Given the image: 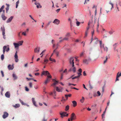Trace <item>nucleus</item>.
<instances>
[{
  "mask_svg": "<svg viewBox=\"0 0 121 121\" xmlns=\"http://www.w3.org/2000/svg\"><path fill=\"white\" fill-rule=\"evenodd\" d=\"M113 4L111 2V1H110L109 4L106 7V11L107 13H108V12L112 10V9L113 8Z\"/></svg>",
  "mask_w": 121,
  "mask_h": 121,
  "instance_id": "nucleus-1",
  "label": "nucleus"
},
{
  "mask_svg": "<svg viewBox=\"0 0 121 121\" xmlns=\"http://www.w3.org/2000/svg\"><path fill=\"white\" fill-rule=\"evenodd\" d=\"M76 116L75 114L73 113H72L71 115L70 120L69 118L68 119V121H71L74 120L76 119Z\"/></svg>",
  "mask_w": 121,
  "mask_h": 121,
  "instance_id": "nucleus-2",
  "label": "nucleus"
},
{
  "mask_svg": "<svg viewBox=\"0 0 121 121\" xmlns=\"http://www.w3.org/2000/svg\"><path fill=\"white\" fill-rule=\"evenodd\" d=\"M69 62L70 64V65H73V66H74V57H71L69 60Z\"/></svg>",
  "mask_w": 121,
  "mask_h": 121,
  "instance_id": "nucleus-3",
  "label": "nucleus"
},
{
  "mask_svg": "<svg viewBox=\"0 0 121 121\" xmlns=\"http://www.w3.org/2000/svg\"><path fill=\"white\" fill-rule=\"evenodd\" d=\"M76 71V68L74 66H73V65H72V67L68 70L69 72L72 71L74 73Z\"/></svg>",
  "mask_w": 121,
  "mask_h": 121,
  "instance_id": "nucleus-4",
  "label": "nucleus"
},
{
  "mask_svg": "<svg viewBox=\"0 0 121 121\" xmlns=\"http://www.w3.org/2000/svg\"><path fill=\"white\" fill-rule=\"evenodd\" d=\"M52 81L53 82L52 84L51 85V86H53L54 87H55V85H57L58 83V81H56L55 79H53Z\"/></svg>",
  "mask_w": 121,
  "mask_h": 121,
  "instance_id": "nucleus-5",
  "label": "nucleus"
},
{
  "mask_svg": "<svg viewBox=\"0 0 121 121\" xmlns=\"http://www.w3.org/2000/svg\"><path fill=\"white\" fill-rule=\"evenodd\" d=\"M60 20H59L57 19H55L54 21L53 22V23L55 24L58 25L60 23Z\"/></svg>",
  "mask_w": 121,
  "mask_h": 121,
  "instance_id": "nucleus-6",
  "label": "nucleus"
},
{
  "mask_svg": "<svg viewBox=\"0 0 121 121\" xmlns=\"http://www.w3.org/2000/svg\"><path fill=\"white\" fill-rule=\"evenodd\" d=\"M9 115L8 113L6 112H4V114L2 116L3 118L5 119Z\"/></svg>",
  "mask_w": 121,
  "mask_h": 121,
  "instance_id": "nucleus-7",
  "label": "nucleus"
},
{
  "mask_svg": "<svg viewBox=\"0 0 121 121\" xmlns=\"http://www.w3.org/2000/svg\"><path fill=\"white\" fill-rule=\"evenodd\" d=\"M49 73L48 71H43L42 72V73L41 76L43 75H47L48 74H49Z\"/></svg>",
  "mask_w": 121,
  "mask_h": 121,
  "instance_id": "nucleus-8",
  "label": "nucleus"
},
{
  "mask_svg": "<svg viewBox=\"0 0 121 121\" xmlns=\"http://www.w3.org/2000/svg\"><path fill=\"white\" fill-rule=\"evenodd\" d=\"M60 114L61 116V117H63V116H68V114H67L66 112H64L60 113Z\"/></svg>",
  "mask_w": 121,
  "mask_h": 121,
  "instance_id": "nucleus-9",
  "label": "nucleus"
},
{
  "mask_svg": "<svg viewBox=\"0 0 121 121\" xmlns=\"http://www.w3.org/2000/svg\"><path fill=\"white\" fill-rule=\"evenodd\" d=\"M15 57V61L16 62H18V56H17V52L16 51L15 53V54L14 56Z\"/></svg>",
  "mask_w": 121,
  "mask_h": 121,
  "instance_id": "nucleus-10",
  "label": "nucleus"
},
{
  "mask_svg": "<svg viewBox=\"0 0 121 121\" xmlns=\"http://www.w3.org/2000/svg\"><path fill=\"white\" fill-rule=\"evenodd\" d=\"M99 45L101 49L103 48L104 49L105 47L104 46V44H102V42L101 41H99Z\"/></svg>",
  "mask_w": 121,
  "mask_h": 121,
  "instance_id": "nucleus-11",
  "label": "nucleus"
},
{
  "mask_svg": "<svg viewBox=\"0 0 121 121\" xmlns=\"http://www.w3.org/2000/svg\"><path fill=\"white\" fill-rule=\"evenodd\" d=\"M40 48L39 47H37L34 49V52H35L38 53L40 51Z\"/></svg>",
  "mask_w": 121,
  "mask_h": 121,
  "instance_id": "nucleus-12",
  "label": "nucleus"
},
{
  "mask_svg": "<svg viewBox=\"0 0 121 121\" xmlns=\"http://www.w3.org/2000/svg\"><path fill=\"white\" fill-rule=\"evenodd\" d=\"M13 16H11L10 18H9L7 21L6 22L8 23L10 22L12 20L13 18Z\"/></svg>",
  "mask_w": 121,
  "mask_h": 121,
  "instance_id": "nucleus-13",
  "label": "nucleus"
},
{
  "mask_svg": "<svg viewBox=\"0 0 121 121\" xmlns=\"http://www.w3.org/2000/svg\"><path fill=\"white\" fill-rule=\"evenodd\" d=\"M119 72H118L117 74L116 79V81H118L119 80V79L118 78L120 76H121V73H120L119 74Z\"/></svg>",
  "mask_w": 121,
  "mask_h": 121,
  "instance_id": "nucleus-14",
  "label": "nucleus"
},
{
  "mask_svg": "<svg viewBox=\"0 0 121 121\" xmlns=\"http://www.w3.org/2000/svg\"><path fill=\"white\" fill-rule=\"evenodd\" d=\"M74 75H72L70 78H69V79L70 78H72V79H76V78H79L80 77V75H78V76H75L73 77L74 76Z\"/></svg>",
  "mask_w": 121,
  "mask_h": 121,
  "instance_id": "nucleus-15",
  "label": "nucleus"
},
{
  "mask_svg": "<svg viewBox=\"0 0 121 121\" xmlns=\"http://www.w3.org/2000/svg\"><path fill=\"white\" fill-rule=\"evenodd\" d=\"M6 97L7 98H9L10 96V94L9 91H7L5 94Z\"/></svg>",
  "mask_w": 121,
  "mask_h": 121,
  "instance_id": "nucleus-16",
  "label": "nucleus"
},
{
  "mask_svg": "<svg viewBox=\"0 0 121 121\" xmlns=\"http://www.w3.org/2000/svg\"><path fill=\"white\" fill-rule=\"evenodd\" d=\"M8 68L9 70H12L14 68L13 65H9L8 66Z\"/></svg>",
  "mask_w": 121,
  "mask_h": 121,
  "instance_id": "nucleus-17",
  "label": "nucleus"
},
{
  "mask_svg": "<svg viewBox=\"0 0 121 121\" xmlns=\"http://www.w3.org/2000/svg\"><path fill=\"white\" fill-rule=\"evenodd\" d=\"M62 87L59 88L58 87H56V91L58 92H61L62 91Z\"/></svg>",
  "mask_w": 121,
  "mask_h": 121,
  "instance_id": "nucleus-18",
  "label": "nucleus"
},
{
  "mask_svg": "<svg viewBox=\"0 0 121 121\" xmlns=\"http://www.w3.org/2000/svg\"><path fill=\"white\" fill-rule=\"evenodd\" d=\"M1 17L4 20H5L7 18V17L5 16L4 14V13H2V14Z\"/></svg>",
  "mask_w": 121,
  "mask_h": 121,
  "instance_id": "nucleus-19",
  "label": "nucleus"
},
{
  "mask_svg": "<svg viewBox=\"0 0 121 121\" xmlns=\"http://www.w3.org/2000/svg\"><path fill=\"white\" fill-rule=\"evenodd\" d=\"M48 61V60L46 59V56L44 59V62H43V63L44 64H45L47 63Z\"/></svg>",
  "mask_w": 121,
  "mask_h": 121,
  "instance_id": "nucleus-20",
  "label": "nucleus"
},
{
  "mask_svg": "<svg viewBox=\"0 0 121 121\" xmlns=\"http://www.w3.org/2000/svg\"><path fill=\"white\" fill-rule=\"evenodd\" d=\"M78 71L79 72V73H77L78 75H80V76L82 75V74L81 73L82 72V70L81 69H80Z\"/></svg>",
  "mask_w": 121,
  "mask_h": 121,
  "instance_id": "nucleus-21",
  "label": "nucleus"
},
{
  "mask_svg": "<svg viewBox=\"0 0 121 121\" xmlns=\"http://www.w3.org/2000/svg\"><path fill=\"white\" fill-rule=\"evenodd\" d=\"M13 44L14 46V47L15 48H18L19 46V45L18 44V43H13Z\"/></svg>",
  "mask_w": 121,
  "mask_h": 121,
  "instance_id": "nucleus-22",
  "label": "nucleus"
},
{
  "mask_svg": "<svg viewBox=\"0 0 121 121\" xmlns=\"http://www.w3.org/2000/svg\"><path fill=\"white\" fill-rule=\"evenodd\" d=\"M32 102H33L34 105L36 107H37V106L36 104V102L34 98H32Z\"/></svg>",
  "mask_w": 121,
  "mask_h": 121,
  "instance_id": "nucleus-23",
  "label": "nucleus"
},
{
  "mask_svg": "<svg viewBox=\"0 0 121 121\" xmlns=\"http://www.w3.org/2000/svg\"><path fill=\"white\" fill-rule=\"evenodd\" d=\"M73 104V106L74 107L76 106L77 105V102L75 101H73L72 102Z\"/></svg>",
  "mask_w": 121,
  "mask_h": 121,
  "instance_id": "nucleus-24",
  "label": "nucleus"
},
{
  "mask_svg": "<svg viewBox=\"0 0 121 121\" xmlns=\"http://www.w3.org/2000/svg\"><path fill=\"white\" fill-rule=\"evenodd\" d=\"M50 79L48 78H47L46 80L44 82V83L46 84L48 82L50 81Z\"/></svg>",
  "mask_w": 121,
  "mask_h": 121,
  "instance_id": "nucleus-25",
  "label": "nucleus"
},
{
  "mask_svg": "<svg viewBox=\"0 0 121 121\" xmlns=\"http://www.w3.org/2000/svg\"><path fill=\"white\" fill-rule=\"evenodd\" d=\"M7 46H4L3 47V54H4L5 51V50Z\"/></svg>",
  "mask_w": 121,
  "mask_h": 121,
  "instance_id": "nucleus-26",
  "label": "nucleus"
},
{
  "mask_svg": "<svg viewBox=\"0 0 121 121\" xmlns=\"http://www.w3.org/2000/svg\"><path fill=\"white\" fill-rule=\"evenodd\" d=\"M20 106V105L18 104H16L15 105H13V107L16 108H19Z\"/></svg>",
  "mask_w": 121,
  "mask_h": 121,
  "instance_id": "nucleus-27",
  "label": "nucleus"
},
{
  "mask_svg": "<svg viewBox=\"0 0 121 121\" xmlns=\"http://www.w3.org/2000/svg\"><path fill=\"white\" fill-rule=\"evenodd\" d=\"M6 5L7 6V7L6 9V12L7 13L8 12V11L9 9V4H6Z\"/></svg>",
  "mask_w": 121,
  "mask_h": 121,
  "instance_id": "nucleus-28",
  "label": "nucleus"
},
{
  "mask_svg": "<svg viewBox=\"0 0 121 121\" xmlns=\"http://www.w3.org/2000/svg\"><path fill=\"white\" fill-rule=\"evenodd\" d=\"M13 77L14 80L17 79V77L16 75L14 73L13 74Z\"/></svg>",
  "mask_w": 121,
  "mask_h": 121,
  "instance_id": "nucleus-29",
  "label": "nucleus"
},
{
  "mask_svg": "<svg viewBox=\"0 0 121 121\" xmlns=\"http://www.w3.org/2000/svg\"><path fill=\"white\" fill-rule=\"evenodd\" d=\"M23 42V41H19L18 43V44L19 45V46L22 45Z\"/></svg>",
  "mask_w": 121,
  "mask_h": 121,
  "instance_id": "nucleus-30",
  "label": "nucleus"
},
{
  "mask_svg": "<svg viewBox=\"0 0 121 121\" xmlns=\"http://www.w3.org/2000/svg\"><path fill=\"white\" fill-rule=\"evenodd\" d=\"M117 52L121 53V48H119L117 49Z\"/></svg>",
  "mask_w": 121,
  "mask_h": 121,
  "instance_id": "nucleus-31",
  "label": "nucleus"
},
{
  "mask_svg": "<svg viewBox=\"0 0 121 121\" xmlns=\"http://www.w3.org/2000/svg\"><path fill=\"white\" fill-rule=\"evenodd\" d=\"M84 99H85L84 97H82V99L80 100V101L81 103H83L84 102Z\"/></svg>",
  "mask_w": 121,
  "mask_h": 121,
  "instance_id": "nucleus-32",
  "label": "nucleus"
},
{
  "mask_svg": "<svg viewBox=\"0 0 121 121\" xmlns=\"http://www.w3.org/2000/svg\"><path fill=\"white\" fill-rule=\"evenodd\" d=\"M50 60L54 62H56V60L54 59H52L51 58V57L49 58Z\"/></svg>",
  "mask_w": 121,
  "mask_h": 121,
  "instance_id": "nucleus-33",
  "label": "nucleus"
},
{
  "mask_svg": "<svg viewBox=\"0 0 121 121\" xmlns=\"http://www.w3.org/2000/svg\"><path fill=\"white\" fill-rule=\"evenodd\" d=\"M7 48H6V52H8L9 51V46L8 45H7Z\"/></svg>",
  "mask_w": 121,
  "mask_h": 121,
  "instance_id": "nucleus-34",
  "label": "nucleus"
},
{
  "mask_svg": "<svg viewBox=\"0 0 121 121\" xmlns=\"http://www.w3.org/2000/svg\"><path fill=\"white\" fill-rule=\"evenodd\" d=\"M19 0H18L16 3V8H17L18 6V4L19 3Z\"/></svg>",
  "mask_w": 121,
  "mask_h": 121,
  "instance_id": "nucleus-35",
  "label": "nucleus"
},
{
  "mask_svg": "<svg viewBox=\"0 0 121 121\" xmlns=\"http://www.w3.org/2000/svg\"><path fill=\"white\" fill-rule=\"evenodd\" d=\"M117 43H115V44H114V45H113V48H114V50L115 51V50L117 46Z\"/></svg>",
  "mask_w": 121,
  "mask_h": 121,
  "instance_id": "nucleus-36",
  "label": "nucleus"
},
{
  "mask_svg": "<svg viewBox=\"0 0 121 121\" xmlns=\"http://www.w3.org/2000/svg\"><path fill=\"white\" fill-rule=\"evenodd\" d=\"M47 78H48L50 79V78H52V76L50 74V73L49 74H48L47 75Z\"/></svg>",
  "mask_w": 121,
  "mask_h": 121,
  "instance_id": "nucleus-37",
  "label": "nucleus"
},
{
  "mask_svg": "<svg viewBox=\"0 0 121 121\" xmlns=\"http://www.w3.org/2000/svg\"><path fill=\"white\" fill-rule=\"evenodd\" d=\"M92 22L93 21L92 19L90 20L89 22L88 23V26H89L90 25V24L92 23Z\"/></svg>",
  "mask_w": 121,
  "mask_h": 121,
  "instance_id": "nucleus-38",
  "label": "nucleus"
},
{
  "mask_svg": "<svg viewBox=\"0 0 121 121\" xmlns=\"http://www.w3.org/2000/svg\"><path fill=\"white\" fill-rule=\"evenodd\" d=\"M69 106L68 105H67L65 107V110L67 111L69 109Z\"/></svg>",
  "mask_w": 121,
  "mask_h": 121,
  "instance_id": "nucleus-39",
  "label": "nucleus"
},
{
  "mask_svg": "<svg viewBox=\"0 0 121 121\" xmlns=\"http://www.w3.org/2000/svg\"><path fill=\"white\" fill-rule=\"evenodd\" d=\"M36 5V6L37 8H41L42 7V6H41L40 5L39 3L38 4Z\"/></svg>",
  "mask_w": 121,
  "mask_h": 121,
  "instance_id": "nucleus-40",
  "label": "nucleus"
},
{
  "mask_svg": "<svg viewBox=\"0 0 121 121\" xmlns=\"http://www.w3.org/2000/svg\"><path fill=\"white\" fill-rule=\"evenodd\" d=\"M107 17V16L106 15H105L104 14H102V17L103 19H104L106 18Z\"/></svg>",
  "mask_w": 121,
  "mask_h": 121,
  "instance_id": "nucleus-41",
  "label": "nucleus"
},
{
  "mask_svg": "<svg viewBox=\"0 0 121 121\" xmlns=\"http://www.w3.org/2000/svg\"><path fill=\"white\" fill-rule=\"evenodd\" d=\"M68 20L69 21H70V26H71H71H72V22L71 20V19H70V18L68 19Z\"/></svg>",
  "mask_w": 121,
  "mask_h": 121,
  "instance_id": "nucleus-42",
  "label": "nucleus"
},
{
  "mask_svg": "<svg viewBox=\"0 0 121 121\" xmlns=\"http://www.w3.org/2000/svg\"><path fill=\"white\" fill-rule=\"evenodd\" d=\"M1 29L2 31H5L4 27V26L1 27Z\"/></svg>",
  "mask_w": 121,
  "mask_h": 121,
  "instance_id": "nucleus-43",
  "label": "nucleus"
},
{
  "mask_svg": "<svg viewBox=\"0 0 121 121\" xmlns=\"http://www.w3.org/2000/svg\"><path fill=\"white\" fill-rule=\"evenodd\" d=\"M88 33V31H87V30H86L85 33V36L84 37H86L87 36Z\"/></svg>",
  "mask_w": 121,
  "mask_h": 121,
  "instance_id": "nucleus-44",
  "label": "nucleus"
},
{
  "mask_svg": "<svg viewBox=\"0 0 121 121\" xmlns=\"http://www.w3.org/2000/svg\"><path fill=\"white\" fill-rule=\"evenodd\" d=\"M1 58L2 60H3L4 58V56L3 54L1 55Z\"/></svg>",
  "mask_w": 121,
  "mask_h": 121,
  "instance_id": "nucleus-45",
  "label": "nucleus"
},
{
  "mask_svg": "<svg viewBox=\"0 0 121 121\" xmlns=\"http://www.w3.org/2000/svg\"><path fill=\"white\" fill-rule=\"evenodd\" d=\"M5 31H2L3 35V38L4 39H5L4 37L5 36Z\"/></svg>",
  "mask_w": 121,
  "mask_h": 121,
  "instance_id": "nucleus-46",
  "label": "nucleus"
},
{
  "mask_svg": "<svg viewBox=\"0 0 121 121\" xmlns=\"http://www.w3.org/2000/svg\"><path fill=\"white\" fill-rule=\"evenodd\" d=\"M104 49V51H106V52H107L108 50V48L106 47Z\"/></svg>",
  "mask_w": 121,
  "mask_h": 121,
  "instance_id": "nucleus-47",
  "label": "nucleus"
},
{
  "mask_svg": "<svg viewBox=\"0 0 121 121\" xmlns=\"http://www.w3.org/2000/svg\"><path fill=\"white\" fill-rule=\"evenodd\" d=\"M66 36L67 37H69L70 36V33H67L66 35Z\"/></svg>",
  "mask_w": 121,
  "mask_h": 121,
  "instance_id": "nucleus-48",
  "label": "nucleus"
},
{
  "mask_svg": "<svg viewBox=\"0 0 121 121\" xmlns=\"http://www.w3.org/2000/svg\"><path fill=\"white\" fill-rule=\"evenodd\" d=\"M26 31H25L24 32H23L22 33V34L24 36H26Z\"/></svg>",
  "mask_w": 121,
  "mask_h": 121,
  "instance_id": "nucleus-49",
  "label": "nucleus"
},
{
  "mask_svg": "<svg viewBox=\"0 0 121 121\" xmlns=\"http://www.w3.org/2000/svg\"><path fill=\"white\" fill-rule=\"evenodd\" d=\"M19 100L20 101V102L21 103V104H22L23 105H24V104L23 101L21 99H19Z\"/></svg>",
  "mask_w": 121,
  "mask_h": 121,
  "instance_id": "nucleus-50",
  "label": "nucleus"
},
{
  "mask_svg": "<svg viewBox=\"0 0 121 121\" xmlns=\"http://www.w3.org/2000/svg\"><path fill=\"white\" fill-rule=\"evenodd\" d=\"M1 73L2 74V77H4V74L3 72V71H1Z\"/></svg>",
  "mask_w": 121,
  "mask_h": 121,
  "instance_id": "nucleus-51",
  "label": "nucleus"
},
{
  "mask_svg": "<svg viewBox=\"0 0 121 121\" xmlns=\"http://www.w3.org/2000/svg\"><path fill=\"white\" fill-rule=\"evenodd\" d=\"M116 8L117 9V11H119V8L118 6V5L117 4H116Z\"/></svg>",
  "mask_w": 121,
  "mask_h": 121,
  "instance_id": "nucleus-52",
  "label": "nucleus"
},
{
  "mask_svg": "<svg viewBox=\"0 0 121 121\" xmlns=\"http://www.w3.org/2000/svg\"><path fill=\"white\" fill-rule=\"evenodd\" d=\"M97 94L98 95V96H99L101 95V93L99 91H98L97 92Z\"/></svg>",
  "mask_w": 121,
  "mask_h": 121,
  "instance_id": "nucleus-53",
  "label": "nucleus"
},
{
  "mask_svg": "<svg viewBox=\"0 0 121 121\" xmlns=\"http://www.w3.org/2000/svg\"><path fill=\"white\" fill-rule=\"evenodd\" d=\"M29 86L31 88L32 87V83L31 82H30L29 83Z\"/></svg>",
  "mask_w": 121,
  "mask_h": 121,
  "instance_id": "nucleus-54",
  "label": "nucleus"
},
{
  "mask_svg": "<svg viewBox=\"0 0 121 121\" xmlns=\"http://www.w3.org/2000/svg\"><path fill=\"white\" fill-rule=\"evenodd\" d=\"M46 51L45 50H44L40 54V55H43V53H44Z\"/></svg>",
  "mask_w": 121,
  "mask_h": 121,
  "instance_id": "nucleus-55",
  "label": "nucleus"
},
{
  "mask_svg": "<svg viewBox=\"0 0 121 121\" xmlns=\"http://www.w3.org/2000/svg\"><path fill=\"white\" fill-rule=\"evenodd\" d=\"M106 60L104 61V64L106 62L107 60L108 59V57L107 56H106Z\"/></svg>",
  "mask_w": 121,
  "mask_h": 121,
  "instance_id": "nucleus-56",
  "label": "nucleus"
},
{
  "mask_svg": "<svg viewBox=\"0 0 121 121\" xmlns=\"http://www.w3.org/2000/svg\"><path fill=\"white\" fill-rule=\"evenodd\" d=\"M106 60L104 61V64L106 62L107 60L108 59V57L107 56H106Z\"/></svg>",
  "mask_w": 121,
  "mask_h": 121,
  "instance_id": "nucleus-57",
  "label": "nucleus"
},
{
  "mask_svg": "<svg viewBox=\"0 0 121 121\" xmlns=\"http://www.w3.org/2000/svg\"><path fill=\"white\" fill-rule=\"evenodd\" d=\"M80 22H76V24H77V26H79V25H80Z\"/></svg>",
  "mask_w": 121,
  "mask_h": 121,
  "instance_id": "nucleus-58",
  "label": "nucleus"
},
{
  "mask_svg": "<svg viewBox=\"0 0 121 121\" xmlns=\"http://www.w3.org/2000/svg\"><path fill=\"white\" fill-rule=\"evenodd\" d=\"M104 86L103 87H102V94H103V93L104 91Z\"/></svg>",
  "mask_w": 121,
  "mask_h": 121,
  "instance_id": "nucleus-59",
  "label": "nucleus"
},
{
  "mask_svg": "<svg viewBox=\"0 0 121 121\" xmlns=\"http://www.w3.org/2000/svg\"><path fill=\"white\" fill-rule=\"evenodd\" d=\"M118 4L119 6H120L121 7V2L120 1H119L118 2Z\"/></svg>",
  "mask_w": 121,
  "mask_h": 121,
  "instance_id": "nucleus-60",
  "label": "nucleus"
},
{
  "mask_svg": "<svg viewBox=\"0 0 121 121\" xmlns=\"http://www.w3.org/2000/svg\"><path fill=\"white\" fill-rule=\"evenodd\" d=\"M25 90L26 91H29V89L27 87H25Z\"/></svg>",
  "mask_w": 121,
  "mask_h": 121,
  "instance_id": "nucleus-61",
  "label": "nucleus"
},
{
  "mask_svg": "<svg viewBox=\"0 0 121 121\" xmlns=\"http://www.w3.org/2000/svg\"><path fill=\"white\" fill-rule=\"evenodd\" d=\"M56 92L55 90V89L53 91V93H54V94L55 95V96H56Z\"/></svg>",
  "mask_w": 121,
  "mask_h": 121,
  "instance_id": "nucleus-62",
  "label": "nucleus"
},
{
  "mask_svg": "<svg viewBox=\"0 0 121 121\" xmlns=\"http://www.w3.org/2000/svg\"><path fill=\"white\" fill-rule=\"evenodd\" d=\"M35 75L36 76H38L39 75V73H35Z\"/></svg>",
  "mask_w": 121,
  "mask_h": 121,
  "instance_id": "nucleus-63",
  "label": "nucleus"
},
{
  "mask_svg": "<svg viewBox=\"0 0 121 121\" xmlns=\"http://www.w3.org/2000/svg\"><path fill=\"white\" fill-rule=\"evenodd\" d=\"M47 120L45 119V117H43V121H47Z\"/></svg>",
  "mask_w": 121,
  "mask_h": 121,
  "instance_id": "nucleus-64",
  "label": "nucleus"
}]
</instances>
